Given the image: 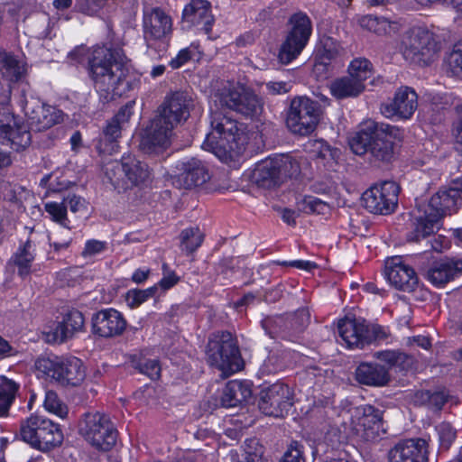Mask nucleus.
Masks as SVG:
<instances>
[{
  "instance_id": "57",
  "label": "nucleus",
  "mask_w": 462,
  "mask_h": 462,
  "mask_svg": "<svg viewBox=\"0 0 462 462\" xmlns=\"http://www.w3.org/2000/svg\"><path fill=\"white\" fill-rule=\"evenodd\" d=\"M57 178L53 174L45 175L41 180V185L48 187L52 192H60L63 189H67L69 187L70 182L69 180H62L55 182Z\"/></svg>"
},
{
  "instance_id": "55",
  "label": "nucleus",
  "mask_w": 462,
  "mask_h": 462,
  "mask_svg": "<svg viewBox=\"0 0 462 462\" xmlns=\"http://www.w3.org/2000/svg\"><path fill=\"white\" fill-rule=\"evenodd\" d=\"M193 55L194 51L191 47L183 48L170 60L169 65L172 69H180L188 63Z\"/></svg>"
},
{
  "instance_id": "39",
  "label": "nucleus",
  "mask_w": 462,
  "mask_h": 462,
  "mask_svg": "<svg viewBox=\"0 0 462 462\" xmlns=\"http://www.w3.org/2000/svg\"><path fill=\"white\" fill-rule=\"evenodd\" d=\"M43 207L51 221L64 228L69 230L70 229V221L68 217L67 206L63 200L61 202L47 201L44 203Z\"/></svg>"
},
{
  "instance_id": "13",
  "label": "nucleus",
  "mask_w": 462,
  "mask_h": 462,
  "mask_svg": "<svg viewBox=\"0 0 462 462\" xmlns=\"http://www.w3.org/2000/svg\"><path fill=\"white\" fill-rule=\"evenodd\" d=\"M320 116V106L306 97H298L291 100L287 114L286 124L289 129L300 135L314 131Z\"/></svg>"
},
{
  "instance_id": "34",
  "label": "nucleus",
  "mask_w": 462,
  "mask_h": 462,
  "mask_svg": "<svg viewBox=\"0 0 462 462\" xmlns=\"http://www.w3.org/2000/svg\"><path fill=\"white\" fill-rule=\"evenodd\" d=\"M250 387L240 381L234 380L226 383L221 396V405L226 408L237 406L251 397Z\"/></svg>"
},
{
  "instance_id": "33",
  "label": "nucleus",
  "mask_w": 462,
  "mask_h": 462,
  "mask_svg": "<svg viewBox=\"0 0 462 462\" xmlns=\"http://www.w3.org/2000/svg\"><path fill=\"white\" fill-rule=\"evenodd\" d=\"M364 90L365 85L348 75L334 79L329 85L330 94L337 99L356 97Z\"/></svg>"
},
{
  "instance_id": "16",
  "label": "nucleus",
  "mask_w": 462,
  "mask_h": 462,
  "mask_svg": "<svg viewBox=\"0 0 462 462\" xmlns=\"http://www.w3.org/2000/svg\"><path fill=\"white\" fill-rule=\"evenodd\" d=\"M258 406L260 411L267 416L283 417L292 406L290 387L277 382L262 390Z\"/></svg>"
},
{
  "instance_id": "11",
  "label": "nucleus",
  "mask_w": 462,
  "mask_h": 462,
  "mask_svg": "<svg viewBox=\"0 0 462 462\" xmlns=\"http://www.w3.org/2000/svg\"><path fill=\"white\" fill-rule=\"evenodd\" d=\"M207 356L208 363L226 376L240 369L239 350L230 333L214 335L208 343Z\"/></svg>"
},
{
  "instance_id": "35",
  "label": "nucleus",
  "mask_w": 462,
  "mask_h": 462,
  "mask_svg": "<svg viewBox=\"0 0 462 462\" xmlns=\"http://www.w3.org/2000/svg\"><path fill=\"white\" fill-rule=\"evenodd\" d=\"M66 357L54 355L42 356L35 361V369L39 377L45 380L55 381L59 383L60 370L64 365Z\"/></svg>"
},
{
  "instance_id": "15",
  "label": "nucleus",
  "mask_w": 462,
  "mask_h": 462,
  "mask_svg": "<svg viewBox=\"0 0 462 462\" xmlns=\"http://www.w3.org/2000/svg\"><path fill=\"white\" fill-rule=\"evenodd\" d=\"M399 191L400 188L394 181L374 184L363 193V206L373 214H391L397 206Z\"/></svg>"
},
{
  "instance_id": "12",
  "label": "nucleus",
  "mask_w": 462,
  "mask_h": 462,
  "mask_svg": "<svg viewBox=\"0 0 462 462\" xmlns=\"http://www.w3.org/2000/svg\"><path fill=\"white\" fill-rule=\"evenodd\" d=\"M289 24L291 28L279 51L282 64H289L301 53L312 32L310 19L302 12L292 14Z\"/></svg>"
},
{
  "instance_id": "63",
  "label": "nucleus",
  "mask_w": 462,
  "mask_h": 462,
  "mask_svg": "<svg viewBox=\"0 0 462 462\" xmlns=\"http://www.w3.org/2000/svg\"><path fill=\"white\" fill-rule=\"evenodd\" d=\"M266 89L270 94L282 95L291 90L289 83L284 81H269L266 83Z\"/></svg>"
},
{
  "instance_id": "59",
  "label": "nucleus",
  "mask_w": 462,
  "mask_h": 462,
  "mask_svg": "<svg viewBox=\"0 0 462 462\" xmlns=\"http://www.w3.org/2000/svg\"><path fill=\"white\" fill-rule=\"evenodd\" d=\"M274 263L282 266L293 267L304 271H311L317 267L314 262L308 260L276 261Z\"/></svg>"
},
{
  "instance_id": "22",
  "label": "nucleus",
  "mask_w": 462,
  "mask_h": 462,
  "mask_svg": "<svg viewBox=\"0 0 462 462\" xmlns=\"http://www.w3.org/2000/svg\"><path fill=\"white\" fill-rule=\"evenodd\" d=\"M174 126L155 116L146 127L140 143L141 150L149 154H159L171 143Z\"/></svg>"
},
{
  "instance_id": "60",
  "label": "nucleus",
  "mask_w": 462,
  "mask_h": 462,
  "mask_svg": "<svg viewBox=\"0 0 462 462\" xmlns=\"http://www.w3.org/2000/svg\"><path fill=\"white\" fill-rule=\"evenodd\" d=\"M122 126L120 123L113 118L107 123L104 129V135L109 142L116 141L121 135Z\"/></svg>"
},
{
  "instance_id": "46",
  "label": "nucleus",
  "mask_w": 462,
  "mask_h": 462,
  "mask_svg": "<svg viewBox=\"0 0 462 462\" xmlns=\"http://www.w3.org/2000/svg\"><path fill=\"white\" fill-rule=\"evenodd\" d=\"M380 134L375 128L373 145L371 146L372 154L381 161H389L393 154V147L390 142L384 141L379 137Z\"/></svg>"
},
{
  "instance_id": "7",
  "label": "nucleus",
  "mask_w": 462,
  "mask_h": 462,
  "mask_svg": "<svg viewBox=\"0 0 462 462\" xmlns=\"http://www.w3.org/2000/svg\"><path fill=\"white\" fill-rule=\"evenodd\" d=\"M214 102L250 118L258 116L263 111L261 98L251 89L237 83L227 82L223 85L215 94Z\"/></svg>"
},
{
  "instance_id": "30",
  "label": "nucleus",
  "mask_w": 462,
  "mask_h": 462,
  "mask_svg": "<svg viewBox=\"0 0 462 462\" xmlns=\"http://www.w3.org/2000/svg\"><path fill=\"white\" fill-rule=\"evenodd\" d=\"M462 273V260L447 259L435 263L426 273V279L435 287H443Z\"/></svg>"
},
{
  "instance_id": "36",
  "label": "nucleus",
  "mask_w": 462,
  "mask_h": 462,
  "mask_svg": "<svg viewBox=\"0 0 462 462\" xmlns=\"http://www.w3.org/2000/svg\"><path fill=\"white\" fill-rule=\"evenodd\" d=\"M60 374L59 383L62 385L77 386L84 381L86 376L81 360L75 356L66 357Z\"/></svg>"
},
{
  "instance_id": "2",
  "label": "nucleus",
  "mask_w": 462,
  "mask_h": 462,
  "mask_svg": "<svg viewBox=\"0 0 462 462\" xmlns=\"http://www.w3.org/2000/svg\"><path fill=\"white\" fill-rule=\"evenodd\" d=\"M248 142L243 124L218 109L210 108V131L202 143V149L214 153L220 161L237 157Z\"/></svg>"
},
{
  "instance_id": "27",
  "label": "nucleus",
  "mask_w": 462,
  "mask_h": 462,
  "mask_svg": "<svg viewBox=\"0 0 462 462\" xmlns=\"http://www.w3.org/2000/svg\"><path fill=\"white\" fill-rule=\"evenodd\" d=\"M427 443L421 439L399 441L388 451L389 462H426Z\"/></svg>"
},
{
  "instance_id": "19",
  "label": "nucleus",
  "mask_w": 462,
  "mask_h": 462,
  "mask_svg": "<svg viewBox=\"0 0 462 462\" xmlns=\"http://www.w3.org/2000/svg\"><path fill=\"white\" fill-rule=\"evenodd\" d=\"M192 106L191 97L183 91H175L168 94L162 105L158 107L156 116L176 127L187 121Z\"/></svg>"
},
{
  "instance_id": "6",
  "label": "nucleus",
  "mask_w": 462,
  "mask_h": 462,
  "mask_svg": "<svg viewBox=\"0 0 462 462\" xmlns=\"http://www.w3.org/2000/svg\"><path fill=\"white\" fill-rule=\"evenodd\" d=\"M400 51L410 63L428 65L439 50L433 32L425 27H413L402 36Z\"/></svg>"
},
{
  "instance_id": "43",
  "label": "nucleus",
  "mask_w": 462,
  "mask_h": 462,
  "mask_svg": "<svg viewBox=\"0 0 462 462\" xmlns=\"http://www.w3.org/2000/svg\"><path fill=\"white\" fill-rule=\"evenodd\" d=\"M203 239L204 235L198 227L186 228L180 234L181 248L188 253H192L201 245Z\"/></svg>"
},
{
  "instance_id": "49",
  "label": "nucleus",
  "mask_w": 462,
  "mask_h": 462,
  "mask_svg": "<svg viewBox=\"0 0 462 462\" xmlns=\"http://www.w3.org/2000/svg\"><path fill=\"white\" fill-rule=\"evenodd\" d=\"M104 5L100 0H76L75 8L78 12L88 16H97Z\"/></svg>"
},
{
  "instance_id": "47",
  "label": "nucleus",
  "mask_w": 462,
  "mask_h": 462,
  "mask_svg": "<svg viewBox=\"0 0 462 462\" xmlns=\"http://www.w3.org/2000/svg\"><path fill=\"white\" fill-rule=\"evenodd\" d=\"M67 330L62 322H56L47 327L43 330L45 341L51 344H60L69 338Z\"/></svg>"
},
{
  "instance_id": "25",
  "label": "nucleus",
  "mask_w": 462,
  "mask_h": 462,
  "mask_svg": "<svg viewBox=\"0 0 462 462\" xmlns=\"http://www.w3.org/2000/svg\"><path fill=\"white\" fill-rule=\"evenodd\" d=\"M126 328L123 314L113 308L101 310L92 317V332L101 337L121 335Z\"/></svg>"
},
{
  "instance_id": "9",
  "label": "nucleus",
  "mask_w": 462,
  "mask_h": 462,
  "mask_svg": "<svg viewBox=\"0 0 462 462\" xmlns=\"http://www.w3.org/2000/svg\"><path fill=\"white\" fill-rule=\"evenodd\" d=\"M79 433L91 446L104 451L111 449L117 439V430L110 418L98 411L85 414Z\"/></svg>"
},
{
  "instance_id": "24",
  "label": "nucleus",
  "mask_w": 462,
  "mask_h": 462,
  "mask_svg": "<svg viewBox=\"0 0 462 462\" xmlns=\"http://www.w3.org/2000/svg\"><path fill=\"white\" fill-rule=\"evenodd\" d=\"M182 22L200 32L210 35L215 18L208 0H190L182 10Z\"/></svg>"
},
{
  "instance_id": "51",
  "label": "nucleus",
  "mask_w": 462,
  "mask_h": 462,
  "mask_svg": "<svg viewBox=\"0 0 462 462\" xmlns=\"http://www.w3.org/2000/svg\"><path fill=\"white\" fill-rule=\"evenodd\" d=\"M136 368L141 374L147 375L152 380H157L161 376V365L157 359H143L139 361Z\"/></svg>"
},
{
  "instance_id": "61",
  "label": "nucleus",
  "mask_w": 462,
  "mask_h": 462,
  "mask_svg": "<svg viewBox=\"0 0 462 462\" xmlns=\"http://www.w3.org/2000/svg\"><path fill=\"white\" fill-rule=\"evenodd\" d=\"M303 205V210L307 213H320L326 207L319 199L315 197H306Z\"/></svg>"
},
{
  "instance_id": "40",
  "label": "nucleus",
  "mask_w": 462,
  "mask_h": 462,
  "mask_svg": "<svg viewBox=\"0 0 462 462\" xmlns=\"http://www.w3.org/2000/svg\"><path fill=\"white\" fill-rule=\"evenodd\" d=\"M445 68L448 75L462 78V38L454 44L452 51L447 55Z\"/></svg>"
},
{
  "instance_id": "10",
  "label": "nucleus",
  "mask_w": 462,
  "mask_h": 462,
  "mask_svg": "<svg viewBox=\"0 0 462 462\" xmlns=\"http://www.w3.org/2000/svg\"><path fill=\"white\" fill-rule=\"evenodd\" d=\"M106 174L117 189H127L144 183L150 177L146 163L131 154H124L120 162L108 164Z\"/></svg>"
},
{
  "instance_id": "21",
  "label": "nucleus",
  "mask_w": 462,
  "mask_h": 462,
  "mask_svg": "<svg viewBox=\"0 0 462 462\" xmlns=\"http://www.w3.org/2000/svg\"><path fill=\"white\" fill-rule=\"evenodd\" d=\"M23 111L31 128L39 132L59 124L63 116L60 109L34 98L25 101Z\"/></svg>"
},
{
  "instance_id": "37",
  "label": "nucleus",
  "mask_w": 462,
  "mask_h": 462,
  "mask_svg": "<svg viewBox=\"0 0 462 462\" xmlns=\"http://www.w3.org/2000/svg\"><path fill=\"white\" fill-rule=\"evenodd\" d=\"M34 250L30 241H27L23 246L13 254L9 261V265L17 268L18 275L25 278L32 272V264L34 261Z\"/></svg>"
},
{
  "instance_id": "8",
  "label": "nucleus",
  "mask_w": 462,
  "mask_h": 462,
  "mask_svg": "<svg viewBox=\"0 0 462 462\" xmlns=\"http://www.w3.org/2000/svg\"><path fill=\"white\" fill-rule=\"evenodd\" d=\"M300 166L297 161L284 154L268 157L255 164L253 180L263 188L270 189L283 181L286 178L297 176Z\"/></svg>"
},
{
  "instance_id": "48",
  "label": "nucleus",
  "mask_w": 462,
  "mask_h": 462,
  "mask_svg": "<svg viewBox=\"0 0 462 462\" xmlns=\"http://www.w3.org/2000/svg\"><path fill=\"white\" fill-rule=\"evenodd\" d=\"M43 405L48 411L60 418H64L68 413L67 407L60 402L56 393L52 391L46 392Z\"/></svg>"
},
{
  "instance_id": "20",
  "label": "nucleus",
  "mask_w": 462,
  "mask_h": 462,
  "mask_svg": "<svg viewBox=\"0 0 462 462\" xmlns=\"http://www.w3.org/2000/svg\"><path fill=\"white\" fill-rule=\"evenodd\" d=\"M384 275L393 287L402 291H413L419 285L416 272L399 255L385 262Z\"/></svg>"
},
{
  "instance_id": "54",
  "label": "nucleus",
  "mask_w": 462,
  "mask_h": 462,
  "mask_svg": "<svg viewBox=\"0 0 462 462\" xmlns=\"http://www.w3.org/2000/svg\"><path fill=\"white\" fill-rule=\"evenodd\" d=\"M107 248V243L106 241L89 239L85 243V247L82 251V256L85 258L93 257L102 254Z\"/></svg>"
},
{
  "instance_id": "1",
  "label": "nucleus",
  "mask_w": 462,
  "mask_h": 462,
  "mask_svg": "<svg viewBox=\"0 0 462 462\" xmlns=\"http://www.w3.org/2000/svg\"><path fill=\"white\" fill-rule=\"evenodd\" d=\"M88 73L103 103L126 95L140 83L116 58L113 50L106 46L93 47L88 56Z\"/></svg>"
},
{
  "instance_id": "38",
  "label": "nucleus",
  "mask_w": 462,
  "mask_h": 462,
  "mask_svg": "<svg viewBox=\"0 0 462 462\" xmlns=\"http://www.w3.org/2000/svg\"><path fill=\"white\" fill-rule=\"evenodd\" d=\"M376 124L370 122L366 126L357 132L350 140L349 146L352 152L357 155H363L371 151L373 145Z\"/></svg>"
},
{
  "instance_id": "52",
  "label": "nucleus",
  "mask_w": 462,
  "mask_h": 462,
  "mask_svg": "<svg viewBox=\"0 0 462 462\" xmlns=\"http://www.w3.org/2000/svg\"><path fill=\"white\" fill-rule=\"evenodd\" d=\"M436 430L439 435V441L442 449H448L456 439V431L448 423H440Z\"/></svg>"
},
{
  "instance_id": "5",
  "label": "nucleus",
  "mask_w": 462,
  "mask_h": 462,
  "mask_svg": "<svg viewBox=\"0 0 462 462\" xmlns=\"http://www.w3.org/2000/svg\"><path fill=\"white\" fill-rule=\"evenodd\" d=\"M20 435L24 442L41 451L53 449L63 441L60 426L40 415H31L23 420L21 423Z\"/></svg>"
},
{
  "instance_id": "41",
  "label": "nucleus",
  "mask_w": 462,
  "mask_h": 462,
  "mask_svg": "<svg viewBox=\"0 0 462 462\" xmlns=\"http://www.w3.org/2000/svg\"><path fill=\"white\" fill-rule=\"evenodd\" d=\"M372 63L369 60L361 57L354 59L347 69V75L362 85H365V81L372 76Z\"/></svg>"
},
{
  "instance_id": "64",
  "label": "nucleus",
  "mask_w": 462,
  "mask_h": 462,
  "mask_svg": "<svg viewBox=\"0 0 462 462\" xmlns=\"http://www.w3.org/2000/svg\"><path fill=\"white\" fill-rule=\"evenodd\" d=\"M180 282V277L175 273H167L162 275V278L156 284L157 289L160 287L163 291H168L175 286Z\"/></svg>"
},
{
  "instance_id": "31",
  "label": "nucleus",
  "mask_w": 462,
  "mask_h": 462,
  "mask_svg": "<svg viewBox=\"0 0 462 462\" xmlns=\"http://www.w3.org/2000/svg\"><path fill=\"white\" fill-rule=\"evenodd\" d=\"M342 51L343 49L336 40L331 37H323L317 50L314 71L326 72L331 60L337 59Z\"/></svg>"
},
{
  "instance_id": "18",
  "label": "nucleus",
  "mask_w": 462,
  "mask_h": 462,
  "mask_svg": "<svg viewBox=\"0 0 462 462\" xmlns=\"http://www.w3.org/2000/svg\"><path fill=\"white\" fill-rule=\"evenodd\" d=\"M27 126L7 110H0V143L15 151L23 150L31 143Z\"/></svg>"
},
{
  "instance_id": "4",
  "label": "nucleus",
  "mask_w": 462,
  "mask_h": 462,
  "mask_svg": "<svg viewBox=\"0 0 462 462\" xmlns=\"http://www.w3.org/2000/svg\"><path fill=\"white\" fill-rule=\"evenodd\" d=\"M374 356L384 363L364 362L356 369V381L364 385L381 387L390 380L389 369L404 370L410 365L409 356L397 350H384L374 353Z\"/></svg>"
},
{
  "instance_id": "23",
  "label": "nucleus",
  "mask_w": 462,
  "mask_h": 462,
  "mask_svg": "<svg viewBox=\"0 0 462 462\" xmlns=\"http://www.w3.org/2000/svg\"><path fill=\"white\" fill-rule=\"evenodd\" d=\"M418 106V96L410 87H400L390 103L381 107L382 114L387 118L410 119Z\"/></svg>"
},
{
  "instance_id": "58",
  "label": "nucleus",
  "mask_w": 462,
  "mask_h": 462,
  "mask_svg": "<svg viewBox=\"0 0 462 462\" xmlns=\"http://www.w3.org/2000/svg\"><path fill=\"white\" fill-rule=\"evenodd\" d=\"M367 337L366 345H369L374 340H382L388 337V330L380 325H368L367 324Z\"/></svg>"
},
{
  "instance_id": "26",
  "label": "nucleus",
  "mask_w": 462,
  "mask_h": 462,
  "mask_svg": "<svg viewBox=\"0 0 462 462\" xmlns=\"http://www.w3.org/2000/svg\"><path fill=\"white\" fill-rule=\"evenodd\" d=\"M26 73L25 63L14 55L0 51V74L9 83H15L23 79ZM12 94L11 85L8 84L0 91V105L7 104Z\"/></svg>"
},
{
  "instance_id": "17",
  "label": "nucleus",
  "mask_w": 462,
  "mask_h": 462,
  "mask_svg": "<svg viewBox=\"0 0 462 462\" xmlns=\"http://www.w3.org/2000/svg\"><path fill=\"white\" fill-rule=\"evenodd\" d=\"M173 32L171 16L160 7L147 8L143 13V33L148 42L169 41Z\"/></svg>"
},
{
  "instance_id": "28",
  "label": "nucleus",
  "mask_w": 462,
  "mask_h": 462,
  "mask_svg": "<svg viewBox=\"0 0 462 462\" xmlns=\"http://www.w3.org/2000/svg\"><path fill=\"white\" fill-rule=\"evenodd\" d=\"M176 169L179 171L178 181L185 189L201 186L210 179L207 166L197 158L179 161Z\"/></svg>"
},
{
  "instance_id": "42",
  "label": "nucleus",
  "mask_w": 462,
  "mask_h": 462,
  "mask_svg": "<svg viewBox=\"0 0 462 462\" xmlns=\"http://www.w3.org/2000/svg\"><path fill=\"white\" fill-rule=\"evenodd\" d=\"M157 291V285L151 286L147 289H131L125 296L126 305L130 309H135L141 306L143 302L152 298Z\"/></svg>"
},
{
  "instance_id": "62",
  "label": "nucleus",
  "mask_w": 462,
  "mask_h": 462,
  "mask_svg": "<svg viewBox=\"0 0 462 462\" xmlns=\"http://www.w3.org/2000/svg\"><path fill=\"white\" fill-rule=\"evenodd\" d=\"M66 206L69 208L72 213H77L86 208V201L78 195L68 196L62 199Z\"/></svg>"
},
{
  "instance_id": "53",
  "label": "nucleus",
  "mask_w": 462,
  "mask_h": 462,
  "mask_svg": "<svg viewBox=\"0 0 462 462\" xmlns=\"http://www.w3.org/2000/svg\"><path fill=\"white\" fill-rule=\"evenodd\" d=\"M279 462H305L303 446L297 441H292Z\"/></svg>"
},
{
  "instance_id": "14",
  "label": "nucleus",
  "mask_w": 462,
  "mask_h": 462,
  "mask_svg": "<svg viewBox=\"0 0 462 462\" xmlns=\"http://www.w3.org/2000/svg\"><path fill=\"white\" fill-rule=\"evenodd\" d=\"M347 412L350 415L353 432L360 440L373 442L385 433L382 412L374 406L352 407Z\"/></svg>"
},
{
  "instance_id": "29",
  "label": "nucleus",
  "mask_w": 462,
  "mask_h": 462,
  "mask_svg": "<svg viewBox=\"0 0 462 462\" xmlns=\"http://www.w3.org/2000/svg\"><path fill=\"white\" fill-rule=\"evenodd\" d=\"M337 331L347 348H363L366 346L367 324L361 319L346 318L339 320Z\"/></svg>"
},
{
  "instance_id": "45",
  "label": "nucleus",
  "mask_w": 462,
  "mask_h": 462,
  "mask_svg": "<svg viewBox=\"0 0 462 462\" xmlns=\"http://www.w3.org/2000/svg\"><path fill=\"white\" fill-rule=\"evenodd\" d=\"M67 335L71 337L74 334L83 330L85 319L82 313L79 310H71L64 317L61 321Z\"/></svg>"
},
{
  "instance_id": "3",
  "label": "nucleus",
  "mask_w": 462,
  "mask_h": 462,
  "mask_svg": "<svg viewBox=\"0 0 462 462\" xmlns=\"http://www.w3.org/2000/svg\"><path fill=\"white\" fill-rule=\"evenodd\" d=\"M462 200V179L455 180L449 188L440 189L426 205L418 207L415 216L414 230L409 235V240L419 241L434 233L439 228L441 217L455 211Z\"/></svg>"
},
{
  "instance_id": "50",
  "label": "nucleus",
  "mask_w": 462,
  "mask_h": 462,
  "mask_svg": "<svg viewBox=\"0 0 462 462\" xmlns=\"http://www.w3.org/2000/svg\"><path fill=\"white\" fill-rule=\"evenodd\" d=\"M20 384L5 375L0 376V396L14 403L19 392Z\"/></svg>"
},
{
  "instance_id": "56",
  "label": "nucleus",
  "mask_w": 462,
  "mask_h": 462,
  "mask_svg": "<svg viewBox=\"0 0 462 462\" xmlns=\"http://www.w3.org/2000/svg\"><path fill=\"white\" fill-rule=\"evenodd\" d=\"M425 395L428 400V404L436 410H440L443 405L448 401V394L445 390L435 391V392H426Z\"/></svg>"
},
{
  "instance_id": "44",
  "label": "nucleus",
  "mask_w": 462,
  "mask_h": 462,
  "mask_svg": "<svg viewBox=\"0 0 462 462\" xmlns=\"http://www.w3.org/2000/svg\"><path fill=\"white\" fill-rule=\"evenodd\" d=\"M263 448L255 439H246L243 449V461L239 462H263Z\"/></svg>"
},
{
  "instance_id": "32",
  "label": "nucleus",
  "mask_w": 462,
  "mask_h": 462,
  "mask_svg": "<svg viewBox=\"0 0 462 462\" xmlns=\"http://www.w3.org/2000/svg\"><path fill=\"white\" fill-rule=\"evenodd\" d=\"M358 24L365 30L377 35H389L399 31L400 24L397 21L385 16L366 14L359 17Z\"/></svg>"
}]
</instances>
